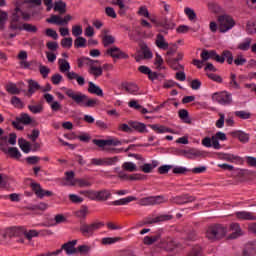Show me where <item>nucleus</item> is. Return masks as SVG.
I'll use <instances>...</instances> for the list:
<instances>
[{"mask_svg":"<svg viewBox=\"0 0 256 256\" xmlns=\"http://www.w3.org/2000/svg\"><path fill=\"white\" fill-rule=\"evenodd\" d=\"M229 87H231V89H236V90L241 89V85H239V82H237V75H235L234 73L230 74Z\"/></svg>","mask_w":256,"mask_h":256,"instance_id":"8fccbe9b","label":"nucleus"},{"mask_svg":"<svg viewBox=\"0 0 256 256\" xmlns=\"http://www.w3.org/2000/svg\"><path fill=\"white\" fill-rule=\"evenodd\" d=\"M207 7L211 13H221V6L215 2H209Z\"/></svg>","mask_w":256,"mask_h":256,"instance_id":"4d7b16f0","label":"nucleus"},{"mask_svg":"<svg viewBox=\"0 0 256 256\" xmlns=\"http://www.w3.org/2000/svg\"><path fill=\"white\" fill-rule=\"evenodd\" d=\"M131 129L138 133H148L147 126L141 122H130V131Z\"/></svg>","mask_w":256,"mask_h":256,"instance_id":"c756f323","label":"nucleus"},{"mask_svg":"<svg viewBox=\"0 0 256 256\" xmlns=\"http://www.w3.org/2000/svg\"><path fill=\"white\" fill-rule=\"evenodd\" d=\"M179 118L187 125H191V118L189 117V112L185 109H181L178 112Z\"/></svg>","mask_w":256,"mask_h":256,"instance_id":"a18cd8bd","label":"nucleus"},{"mask_svg":"<svg viewBox=\"0 0 256 256\" xmlns=\"http://www.w3.org/2000/svg\"><path fill=\"white\" fill-rule=\"evenodd\" d=\"M97 201H107L111 199V191L109 190H100L96 191Z\"/></svg>","mask_w":256,"mask_h":256,"instance_id":"4c0bfd02","label":"nucleus"},{"mask_svg":"<svg viewBox=\"0 0 256 256\" xmlns=\"http://www.w3.org/2000/svg\"><path fill=\"white\" fill-rule=\"evenodd\" d=\"M61 45L64 49H71V47H73V38H63L61 40Z\"/></svg>","mask_w":256,"mask_h":256,"instance_id":"0e129e2a","label":"nucleus"},{"mask_svg":"<svg viewBox=\"0 0 256 256\" xmlns=\"http://www.w3.org/2000/svg\"><path fill=\"white\" fill-rule=\"evenodd\" d=\"M88 73L89 75H92V77H94L95 79H98V77H101V75H103V67L95 66V63H92L89 66Z\"/></svg>","mask_w":256,"mask_h":256,"instance_id":"bb28decb","label":"nucleus"},{"mask_svg":"<svg viewBox=\"0 0 256 256\" xmlns=\"http://www.w3.org/2000/svg\"><path fill=\"white\" fill-rule=\"evenodd\" d=\"M161 240V234H156L152 236H145L143 239L144 245H153V243H157V241Z\"/></svg>","mask_w":256,"mask_h":256,"instance_id":"58836bf2","label":"nucleus"},{"mask_svg":"<svg viewBox=\"0 0 256 256\" xmlns=\"http://www.w3.org/2000/svg\"><path fill=\"white\" fill-rule=\"evenodd\" d=\"M231 135L235 139H238V141H240V143H249V139H250L249 133H246L241 130H237V131L231 132Z\"/></svg>","mask_w":256,"mask_h":256,"instance_id":"b1692460","label":"nucleus"},{"mask_svg":"<svg viewBox=\"0 0 256 256\" xmlns=\"http://www.w3.org/2000/svg\"><path fill=\"white\" fill-rule=\"evenodd\" d=\"M87 46V39L78 36L75 41H74V47H76V49H81V47H86Z\"/></svg>","mask_w":256,"mask_h":256,"instance_id":"864d4df0","label":"nucleus"},{"mask_svg":"<svg viewBox=\"0 0 256 256\" xmlns=\"http://www.w3.org/2000/svg\"><path fill=\"white\" fill-rule=\"evenodd\" d=\"M218 23V31L219 33H227L237 25V22L235 21V18L233 16L228 14H223L218 16L217 18Z\"/></svg>","mask_w":256,"mask_h":256,"instance_id":"0eeeda50","label":"nucleus"},{"mask_svg":"<svg viewBox=\"0 0 256 256\" xmlns=\"http://www.w3.org/2000/svg\"><path fill=\"white\" fill-rule=\"evenodd\" d=\"M6 91L10 93V95H19V93H21V90H19L15 84H8L6 86Z\"/></svg>","mask_w":256,"mask_h":256,"instance_id":"13d9d810","label":"nucleus"},{"mask_svg":"<svg viewBox=\"0 0 256 256\" xmlns=\"http://www.w3.org/2000/svg\"><path fill=\"white\" fill-rule=\"evenodd\" d=\"M21 17L24 21H29V19H31V15L21 10L19 5H17L11 13L8 29L10 31H27L28 33H37V26L29 23H22Z\"/></svg>","mask_w":256,"mask_h":256,"instance_id":"f257e3e1","label":"nucleus"},{"mask_svg":"<svg viewBox=\"0 0 256 256\" xmlns=\"http://www.w3.org/2000/svg\"><path fill=\"white\" fill-rule=\"evenodd\" d=\"M74 215L77 219H87V215H89V207H87V205H82L80 209L74 212Z\"/></svg>","mask_w":256,"mask_h":256,"instance_id":"2f4dec72","label":"nucleus"},{"mask_svg":"<svg viewBox=\"0 0 256 256\" xmlns=\"http://www.w3.org/2000/svg\"><path fill=\"white\" fill-rule=\"evenodd\" d=\"M2 151L4 153H8V155H10V157H12L13 159H21V152L17 147H12L9 149L2 148Z\"/></svg>","mask_w":256,"mask_h":256,"instance_id":"f704fd0d","label":"nucleus"},{"mask_svg":"<svg viewBox=\"0 0 256 256\" xmlns=\"http://www.w3.org/2000/svg\"><path fill=\"white\" fill-rule=\"evenodd\" d=\"M234 115L235 117H238V119H243V120L251 119L252 117L251 112H247L245 110L235 111Z\"/></svg>","mask_w":256,"mask_h":256,"instance_id":"3c124183","label":"nucleus"},{"mask_svg":"<svg viewBox=\"0 0 256 256\" xmlns=\"http://www.w3.org/2000/svg\"><path fill=\"white\" fill-rule=\"evenodd\" d=\"M76 253H80V255H89L91 253V246L89 245H80L76 248Z\"/></svg>","mask_w":256,"mask_h":256,"instance_id":"603ef678","label":"nucleus"},{"mask_svg":"<svg viewBox=\"0 0 256 256\" xmlns=\"http://www.w3.org/2000/svg\"><path fill=\"white\" fill-rule=\"evenodd\" d=\"M119 241H123L121 237H105L102 238V245H115V243H119Z\"/></svg>","mask_w":256,"mask_h":256,"instance_id":"37998d69","label":"nucleus"},{"mask_svg":"<svg viewBox=\"0 0 256 256\" xmlns=\"http://www.w3.org/2000/svg\"><path fill=\"white\" fill-rule=\"evenodd\" d=\"M54 11L63 15L67 13V4L61 0H58L54 3Z\"/></svg>","mask_w":256,"mask_h":256,"instance_id":"473e14b6","label":"nucleus"},{"mask_svg":"<svg viewBox=\"0 0 256 256\" xmlns=\"http://www.w3.org/2000/svg\"><path fill=\"white\" fill-rule=\"evenodd\" d=\"M163 57H161V55L156 54V57L154 59V65L156 67V69H158V71H161V69H165V67H163Z\"/></svg>","mask_w":256,"mask_h":256,"instance_id":"6e6d98bb","label":"nucleus"},{"mask_svg":"<svg viewBox=\"0 0 256 256\" xmlns=\"http://www.w3.org/2000/svg\"><path fill=\"white\" fill-rule=\"evenodd\" d=\"M44 99H45L46 103H48V105H50V109L52 111H54L55 113H57V111H61V109H63V106L61 105V103H59V101H54L55 97L52 94L45 93Z\"/></svg>","mask_w":256,"mask_h":256,"instance_id":"f3484780","label":"nucleus"},{"mask_svg":"<svg viewBox=\"0 0 256 256\" xmlns=\"http://www.w3.org/2000/svg\"><path fill=\"white\" fill-rule=\"evenodd\" d=\"M64 90L65 95L80 107H97V105H99V100H97V98H89V96L83 92H75L70 88H64Z\"/></svg>","mask_w":256,"mask_h":256,"instance_id":"f03ea898","label":"nucleus"},{"mask_svg":"<svg viewBox=\"0 0 256 256\" xmlns=\"http://www.w3.org/2000/svg\"><path fill=\"white\" fill-rule=\"evenodd\" d=\"M9 19V13L0 10V31H5V25Z\"/></svg>","mask_w":256,"mask_h":256,"instance_id":"79ce46f5","label":"nucleus"},{"mask_svg":"<svg viewBox=\"0 0 256 256\" xmlns=\"http://www.w3.org/2000/svg\"><path fill=\"white\" fill-rule=\"evenodd\" d=\"M29 111L33 113L34 115H37L39 113H43V105L38 104V105H29L28 106Z\"/></svg>","mask_w":256,"mask_h":256,"instance_id":"052dcab7","label":"nucleus"},{"mask_svg":"<svg viewBox=\"0 0 256 256\" xmlns=\"http://www.w3.org/2000/svg\"><path fill=\"white\" fill-rule=\"evenodd\" d=\"M80 195H84V197H87L91 201H97V191L95 190L80 191Z\"/></svg>","mask_w":256,"mask_h":256,"instance_id":"49530a36","label":"nucleus"},{"mask_svg":"<svg viewBox=\"0 0 256 256\" xmlns=\"http://www.w3.org/2000/svg\"><path fill=\"white\" fill-rule=\"evenodd\" d=\"M235 217L239 221H256V215L253 212L238 211L235 212Z\"/></svg>","mask_w":256,"mask_h":256,"instance_id":"aec40b11","label":"nucleus"},{"mask_svg":"<svg viewBox=\"0 0 256 256\" xmlns=\"http://www.w3.org/2000/svg\"><path fill=\"white\" fill-rule=\"evenodd\" d=\"M158 247L165 251H174V249H177L178 244L173 240V238L167 237L160 240Z\"/></svg>","mask_w":256,"mask_h":256,"instance_id":"dca6fc26","label":"nucleus"},{"mask_svg":"<svg viewBox=\"0 0 256 256\" xmlns=\"http://www.w3.org/2000/svg\"><path fill=\"white\" fill-rule=\"evenodd\" d=\"M31 187L38 199H43V197H53V192L43 189L39 183L32 182Z\"/></svg>","mask_w":256,"mask_h":256,"instance_id":"4468645a","label":"nucleus"},{"mask_svg":"<svg viewBox=\"0 0 256 256\" xmlns=\"http://www.w3.org/2000/svg\"><path fill=\"white\" fill-rule=\"evenodd\" d=\"M252 42L253 40L251 38H246L243 42L238 44L237 49H239L240 51H249V49H251Z\"/></svg>","mask_w":256,"mask_h":256,"instance_id":"c03bdc74","label":"nucleus"},{"mask_svg":"<svg viewBox=\"0 0 256 256\" xmlns=\"http://www.w3.org/2000/svg\"><path fill=\"white\" fill-rule=\"evenodd\" d=\"M77 63H78L79 69H83L85 65L90 67L92 63H99V60H93L89 57H81V58H78Z\"/></svg>","mask_w":256,"mask_h":256,"instance_id":"7c9ffc66","label":"nucleus"},{"mask_svg":"<svg viewBox=\"0 0 256 256\" xmlns=\"http://www.w3.org/2000/svg\"><path fill=\"white\" fill-rule=\"evenodd\" d=\"M150 127L156 133H175V131H173L171 128H167L166 126H163V125L153 124V125H150Z\"/></svg>","mask_w":256,"mask_h":256,"instance_id":"e433bc0d","label":"nucleus"},{"mask_svg":"<svg viewBox=\"0 0 256 256\" xmlns=\"http://www.w3.org/2000/svg\"><path fill=\"white\" fill-rule=\"evenodd\" d=\"M28 85H29L28 92L30 93V95H33L35 91H39V89H41V86L35 80H29Z\"/></svg>","mask_w":256,"mask_h":256,"instance_id":"09e8293b","label":"nucleus"},{"mask_svg":"<svg viewBox=\"0 0 256 256\" xmlns=\"http://www.w3.org/2000/svg\"><path fill=\"white\" fill-rule=\"evenodd\" d=\"M243 255L244 256H255L256 255V239L248 241L244 245Z\"/></svg>","mask_w":256,"mask_h":256,"instance_id":"4be33fe9","label":"nucleus"},{"mask_svg":"<svg viewBox=\"0 0 256 256\" xmlns=\"http://www.w3.org/2000/svg\"><path fill=\"white\" fill-rule=\"evenodd\" d=\"M129 107H131V109H135L136 111H140L142 113V115L149 113L147 108H143V106H141V104H139V101H137V100H131L129 102Z\"/></svg>","mask_w":256,"mask_h":256,"instance_id":"c9c22d12","label":"nucleus"},{"mask_svg":"<svg viewBox=\"0 0 256 256\" xmlns=\"http://www.w3.org/2000/svg\"><path fill=\"white\" fill-rule=\"evenodd\" d=\"M165 61L174 71H183L185 69L183 65L179 64L178 60H175V58L166 57Z\"/></svg>","mask_w":256,"mask_h":256,"instance_id":"cd10ccee","label":"nucleus"},{"mask_svg":"<svg viewBox=\"0 0 256 256\" xmlns=\"http://www.w3.org/2000/svg\"><path fill=\"white\" fill-rule=\"evenodd\" d=\"M212 101H215L220 105H231V103H233V97L231 96V93L227 91L216 92L212 95Z\"/></svg>","mask_w":256,"mask_h":256,"instance_id":"9d476101","label":"nucleus"},{"mask_svg":"<svg viewBox=\"0 0 256 256\" xmlns=\"http://www.w3.org/2000/svg\"><path fill=\"white\" fill-rule=\"evenodd\" d=\"M46 22L51 23L52 25H63V17L59 15H51Z\"/></svg>","mask_w":256,"mask_h":256,"instance_id":"de8ad7c7","label":"nucleus"},{"mask_svg":"<svg viewBox=\"0 0 256 256\" xmlns=\"http://www.w3.org/2000/svg\"><path fill=\"white\" fill-rule=\"evenodd\" d=\"M104 33L105 35L102 37V43L104 47H109V45H113V43H115V37L107 34V30H104Z\"/></svg>","mask_w":256,"mask_h":256,"instance_id":"a19ab883","label":"nucleus"},{"mask_svg":"<svg viewBox=\"0 0 256 256\" xmlns=\"http://www.w3.org/2000/svg\"><path fill=\"white\" fill-rule=\"evenodd\" d=\"M224 160L229 161L230 163H234V161H238V162L243 161V158L239 156H235L233 154H224Z\"/></svg>","mask_w":256,"mask_h":256,"instance_id":"69168bd1","label":"nucleus"},{"mask_svg":"<svg viewBox=\"0 0 256 256\" xmlns=\"http://www.w3.org/2000/svg\"><path fill=\"white\" fill-rule=\"evenodd\" d=\"M75 245H77V240L69 241L62 245L61 249L58 251H65L66 255H75L77 253V248H75Z\"/></svg>","mask_w":256,"mask_h":256,"instance_id":"412c9836","label":"nucleus"},{"mask_svg":"<svg viewBox=\"0 0 256 256\" xmlns=\"http://www.w3.org/2000/svg\"><path fill=\"white\" fill-rule=\"evenodd\" d=\"M229 233V228L223 224H211L206 228L205 237L208 241H221Z\"/></svg>","mask_w":256,"mask_h":256,"instance_id":"20e7f679","label":"nucleus"},{"mask_svg":"<svg viewBox=\"0 0 256 256\" xmlns=\"http://www.w3.org/2000/svg\"><path fill=\"white\" fill-rule=\"evenodd\" d=\"M173 216L169 214H162L156 217L148 216L143 220V225H153V223H163V221H171Z\"/></svg>","mask_w":256,"mask_h":256,"instance_id":"ddd939ff","label":"nucleus"},{"mask_svg":"<svg viewBox=\"0 0 256 256\" xmlns=\"http://www.w3.org/2000/svg\"><path fill=\"white\" fill-rule=\"evenodd\" d=\"M25 233L24 226H13L6 228L2 233L3 239H16V243L19 245H25V237L23 234Z\"/></svg>","mask_w":256,"mask_h":256,"instance_id":"423d86ee","label":"nucleus"},{"mask_svg":"<svg viewBox=\"0 0 256 256\" xmlns=\"http://www.w3.org/2000/svg\"><path fill=\"white\" fill-rule=\"evenodd\" d=\"M230 231H232V233L227 236L228 240L239 239V237H243V235H245V232H243L239 223L230 224Z\"/></svg>","mask_w":256,"mask_h":256,"instance_id":"a211bd4d","label":"nucleus"},{"mask_svg":"<svg viewBox=\"0 0 256 256\" xmlns=\"http://www.w3.org/2000/svg\"><path fill=\"white\" fill-rule=\"evenodd\" d=\"M27 51L21 50L18 54V59L20 60L19 65L21 69H31V63L27 61Z\"/></svg>","mask_w":256,"mask_h":256,"instance_id":"5701e85b","label":"nucleus"},{"mask_svg":"<svg viewBox=\"0 0 256 256\" xmlns=\"http://www.w3.org/2000/svg\"><path fill=\"white\" fill-rule=\"evenodd\" d=\"M11 104L13 105V107H16V109H23V107H25L23 101H21V99L17 96L12 97Z\"/></svg>","mask_w":256,"mask_h":256,"instance_id":"bf43d9fd","label":"nucleus"},{"mask_svg":"<svg viewBox=\"0 0 256 256\" xmlns=\"http://www.w3.org/2000/svg\"><path fill=\"white\" fill-rule=\"evenodd\" d=\"M187 256H203V254L199 246H194Z\"/></svg>","mask_w":256,"mask_h":256,"instance_id":"774afa93","label":"nucleus"},{"mask_svg":"<svg viewBox=\"0 0 256 256\" xmlns=\"http://www.w3.org/2000/svg\"><path fill=\"white\" fill-rule=\"evenodd\" d=\"M246 31L249 35H255L256 33V22H248L246 26Z\"/></svg>","mask_w":256,"mask_h":256,"instance_id":"338daca9","label":"nucleus"},{"mask_svg":"<svg viewBox=\"0 0 256 256\" xmlns=\"http://www.w3.org/2000/svg\"><path fill=\"white\" fill-rule=\"evenodd\" d=\"M72 35L74 37H81V35H83V26L81 25L72 26Z\"/></svg>","mask_w":256,"mask_h":256,"instance_id":"e2e57ef3","label":"nucleus"},{"mask_svg":"<svg viewBox=\"0 0 256 256\" xmlns=\"http://www.w3.org/2000/svg\"><path fill=\"white\" fill-rule=\"evenodd\" d=\"M58 65L60 73H66L68 81H76L79 87H83V85H85V77L79 75L74 71H70L71 64H69V61L63 58H59Z\"/></svg>","mask_w":256,"mask_h":256,"instance_id":"39448f33","label":"nucleus"},{"mask_svg":"<svg viewBox=\"0 0 256 256\" xmlns=\"http://www.w3.org/2000/svg\"><path fill=\"white\" fill-rule=\"evenodd\" d=\"M106 55H109V57H112V59H127L129 55L127 52L121 50V48L117 46H112L106 50Z\"/></svg>","mask_w":256,"mask_h":256,"instance_id":"f8f14e48","label":"nucleus"},{"mask_svg":"<svg viewBox=\"0 0 256 256\" xmlns=\"http://www.w3.org/2000/svg\"><path fill=\"white\" fill-rule=\"evenodd\" d=\"M88 93H91V95H97L98 97H103V89L93 82H88Z\"/></svg>","mask_w":256,"mask_h":256,"instance_id":"c85d7f7f","label":"nucleus"},{"mask_svg":"<svg viewBox=\"0 0 256 256\" xmlns=\"http://www.w3.org/2000/svg\"><path fill=\"white\" fill-rule=\"evenodd\" d=\"M162 203H167V198H165V196L163 195H158L144 197L139 200L138 205H141L142 207H147L149 205H162Z\"/></svg>","mask_w":256,"mask_h":256,"instance_id":"1a4fd4ad","label":"nucleus"},{"mask_svg":"<svg viewBox=\"0 0 256 256\" xmlns=\"http://www.w3.org/2000/svg\"><path fill=\"white\" fill-rule=\"evenodd\" d=\"M66 178H65V183H63V185H69L70 187L75 186V172L73 171H68L65 173Z\"/></svg>","mask_w":256,"mask_h":256,"instance_id":"ea45409f","label":"nucleus"},{"mask_svg":"<svg viewBox=\"0 0 256 256\" xmlns=\"http://www.w3.org/2000/svg\"><path fill=\"white\" fill-rule=\"evenodd\" d=\"M104 225L103 222H92L90 224L82 223L80 225V233L83 237H93L95 231H99Z\"/></svg>","mask_w":256,"mask_h":256,"instance_id":"6e6552de","label":"nucleus"},{"mask_svg":"<svg viewBox=\"0 0 256 256\" xmlns=\"http://www.w3.org/2000/svg\"><path fill=\"white\" fill-rule=\"evenodd\" d=\"M155 45L158 49H162L163 51H167V49H169V43L165 40V36H163V34H157Z\"/></svg>","mask_w":256,"mask_h":256,"instance_id":"393cba45","label":"nucleus"},{"mask_svg":"<svg viewBox=\"0 0 256 256\" xmlns=\"http://www.w3.org/2000/svg\"><path fill=\"white\" fill-rule=\"evenodd\" d=\"M39 235H41L42 237H45L46 235H53V231L47 229L40 231L31 229L27 231V228L24 227L23 237H26L28 241H31L35 237H39Z\"/></svg>","mask_w":256,"mask_h":256,"instance_id":"9b49d317","label":"nucleus"},{"mask_svg":"<svg viewBox=\"0 0 256 256\" xmlns=\"http://www.w3.org/2000/svg\"><path fill=\"white\" fill-rule=\"evenodd\" d=\"M140 49L142 51V54H136L134 56V59L135 61H137V63H139V61H143V59H153V53L151 52L147 44H140Z\"/></svg>","mask_w":256,"mask_h":256,"instance_id":"2eb2a0df","label":"nucleus"},{"mask_svg":"<svg viewBox=\"0 0 256 256\" xmlns=\"http://www.w3.org/2000/svg\"><path fill=\"white\" fill-rule=\"evenodd\" d=\"M94 145H97V147H100V149H107V147H117V145H121V141L119 140H101V139H94L93 140Z\"/></svg>","mask_w":256,"mask_h":256,"instance_id":"6ab92c4d","label":"nucleus"},{"mask_svg":"<svg viewBox=\"0 0 256 256\" xmlns=\"http://www.w3.org/2000/svg\"><path fill=\"white\" fill-rule=\"evenodd\" d=\"M193 201H195V196L187 194L173 198V203H176L177 205H185V203H193Z\"/></svg>","mask_w":256,"mask_h":256,"instance_id":"a878e982","label":"nucleus"},{"mask_svg":"<svg viewBox=\"0 0 256 256\" xmlns=\"http://www.w3.org/2000/svg\"><path fill=\"white\" fill-rule=\"evenodd\" d=\"M213 55H215L214 50H211V51L203 50L200 57L202 61L205 63V61H209V59H213Z\"/></svg>","mask_w":256,"mask_h":256,"instance_id":"5fc2aeb1","label":"nucleus"},{"mask_svg":"<svg viewBox=\"0 0 256 256\" xmlns=\"http://www.w3.org/2000/svg\"><path fill=\"white\" fill-rule=\"evenodd\" d=\"M18 121H21L23 125H29L33 120L29 114L23 113L18 117Z\"/></svg>","mask_w":256,"mask_h":256,"instance_id":"680f3d73","label":"nucleus"},{"mask_svg":"<svg viewBox=\"0 0 256 256\" xmlns=\"http://www.w3.org/2000/svg\"><path fill=\"white\" fill-rule=\"evenodd\" d=\"M18 145L21 149V151H23V153H31V143H29L27 140H25L24 138H19L18 139Z\"/></svg>","mask_w":256,"mask_h":256,"instance_id":"72a5a7b5","label":"nucleus"},{"mask_svg":"<svg viewBox=\"0 0 256 256\" xmlns=\"http://www.w3.org/2000/svg\"><path fill=\"white\" fill-rule=\"evenodd\" d=\"M129 157H132V159H136V163L129 162L130 172L137 171V167H140V171H142L143 173H152L153 169L159 166V162L157 160H152L151 163H145V158H143V156H141L140 154L130 153Z\"/></svg>","mask_w":256,"mask_h":256,"instance_id":"7ed1b4c3","label":"nucleus"}]
</instances>
